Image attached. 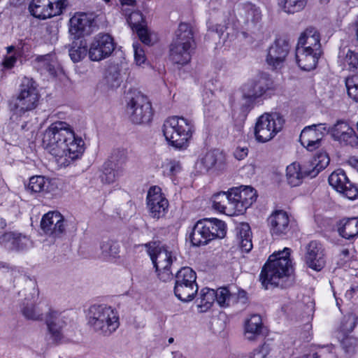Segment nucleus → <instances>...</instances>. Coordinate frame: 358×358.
<instances>
[{
  "label": "nucleus",
  "mask_w": 358,
  "mask_h": 358,
  "mask_svg": "<svg viewBox=\"0 0 358 358\" xmlns=\"http://www.w3.org/2000/svg\"><path fill=\"white\" fill-rule=\"evenodd\" d=\"M43 143L57 162L64 166L80 158L85 151L84 141L66 122L52 123L45 131Z\"/></svg>",
  "instance_id": "obj_1"
},
{
  "label": "nucleus",
  "mask_w": 358,
  "mask_h": 358,
  "mask_svg": "<svg viewBox=\"0 0 358 358\" xmlns=\"http://www.w3.org/2000/svg\"><path fill=\"white\" fill-rule=\"evenodd\" d=\"M291 250L285 248L282 250L270 255L261 271L259 278L265 289L268 285L278 286L280 281L289 276L293 271V265L290 259Z\"/></svg>",
  "instance_id": "obj_2"
},
{
  "label": "nucleus",
  "mask_w": 358,
  "mask_h": 358,
  "mask_svg": "<svg viewBox=\"0 0 358 358\" xmlns=\"http://www.w3.org/2000/svg\"><path fill=\"white\" fill-rule=\"evenodd\" d=\"M194 131V122L182 116L170 117L162 126V132L168 144L178 150L187 148Z\"/></svg>",
  "instance_id": "obj_3"
},
{
  "label": "nucleus",
  "mask_w": 358,
  "mask_h": 358,
  "mask_svg": "<svg viewBox=\"0 0 358 358\" xmlns=\"http://www.w3.org/2000/svg\"><path fill=\"white\" fill-rule=\"evenodd\" d=\"M87 322L90 327L98 334L110 336L119 327L117 313L106 305H93L87 313Z\"/></svg>",
  "instance_id": "obj_4"
},
{
  "label": "nucleus",
  "mask_w": 358,
  "mask_h": 358,
  "mask_svg": "<svg viewBox=\"0 0 358 358\" xmlns=\"http://www.w3.org/2000/svg\"><path fill=\"white\" fill-rule=\"evenodd\" d=\"M176 38L170 47V59L178 64H187L195 47L194 34L190 24L180 23L176 32Z\"/></svg>",
  "instance_id": "obj_5"
},
{
  "label": "nucleus",
  "mask_w": 358,
  "mask_h": 358,
  "mask_svg": "<svg viewBox=\"0 0 358 358\" xmlns=\"http://www.w3.org/2000/svg\"><path fill=\"white\" fill-rule=\"evenodd\" d=\"M227 233L225 223L218 219H204L198 221L189 234V239L194 246L208 244L210 241L222 238Z\"/></svg>",
  "instance_id": "obj_6"
},
{
  "label": "nucleus",
  "mask_w": 358,
  "mask_h": 358,
  "mask_svg": "<svg viewBox=\"0 0 358 358\" xmlns=\"http://www.w3.org/2000/svg\"><path fill=\"white\" fill-rule=\"evenodd\" d=\"M147 252L156 269L159 278L166 282L173 277L171 266L176 259L173 252L168 250L167 247L161 245L156 242H150L145 244Z\"/></svg>",
  "instance_id": "obj_7"
},
{
  "label": "nucleus",
  "mask_w": 358,
  "mask_h": 358,
  "mask_svg": "<svg viewBox=\"0 0 358 358\" xmlns=\"http://www.w3.org/2000/svg\"><path fill=\"white\" fill-rule=\"evenodd\" d=\"M273 89V82L266 73L259 74L248 80L241 87L242 99L245 101L242 108L249 109L257 99Z\"/></svg>",
  "instance_id": "obj_8"
},
{
  "label": "nucleus",
  "mask_w": 358,
  "mask_h": 358,
  "mask_svg": "<svg viewBox=\"0 0 358 358\" xmlns=\"http://www.w3.org/2000/svg\"><path fill=\"white\" fill-rule=\"evenodd\" d=\"M285 124L283 117L278 113H264L256 121L254 136L259 143L272 140L282 129Z\"/></svg>",
  "instance_id": "obj_9"
},
{
  "label": "nucleus",
  "mask_w": 358,
  "mask_h": 358,
  "mask_svg": "<svg viewBox=\"0 0 358 358\" xmlns=\"http://www.w3.org/2000/svg\"><path fill=\"white\" fill-rule=\"evenodd\" d=\"M196 274L190 267H183L176 274L174 293L182 301H192L198 292Z\"/></svg>",
  "instance_id": "obj_10"
},
{
  "label": "nucleus",
  "mask_w": 358,
  "mask_h": 358,
  "mask_svg": "<svg viewBox=\"0 0 358 358\" xmlns=\"http://www.w3.org/2000/svg\"><path fill=\"white\" fill-rule=\"evenodd\" d=\"M127 113L133 123H148L152 116V106L146 96L134 92L127 103Z\"/></svg>",
  "instance_id": "obj_11"
},
{
  "label": "nucleus",
  "mask_w": 358,
  "mask_h": 358,
  "mask_svg": "<svg viewBox=\"0 0 358 358\" xmlns=\"http://www.w3.org/2000/svg\"><path fill=\"white\" fill-rule=\"evenodd\" d=\"M38 100V94L34 85V81L24 78L20 85V92L14 103L15 113L22 115L26 112L34 110Z\"/></svg>",
  "instance_id": "obj_12"
},
{
  "label": "nucleus",
  "mask_w": 358,
  "mask_h": 358,
  "mask_svg": "<svg viewBox=\"0 0 358 358\" xmlns=\"http://www.w3.org/2000/svg\"><path fill=\"white\" fill-rule=\"evenodd\" d=\"M66 6L67 0H32L29 10L35 17L47 19L62 14Z\"/></svg>",
  "instance_id": "obj_13"
},
{
  "label": "nucleus",
  "mask_w": 358,
  "mask_h": 358,
  "mask_svg": "<svg viewBox=\"0 0 358 358\" xmlns=\"http://www.w3.org/2000/svg\"><path fill=\"white\" fill-rule=\"evenodd\" d=\"M231 21L232 15L230 11L217 10L211 15L207 23L208 29L217 33L220 38H222L226 32L224 39H231L236 36V31L231 24Z\"/></svg>",
  "instance_id": "obj_14"
},
{
  "label": "nucleus",
  "mask_w": 358,
  "mask_h": 358,
  "mask_svg": "<svg viewBox=\"0 0 358 358\" xmlns=\"http://www.w3.org/2000/svg\"><path fill=\"white\" fill-rule=\"evenodd\" d=\"M229 192L234 215L243 213L257 199L255 189L250 186L232 188Z\"/></svg>",
  "instance_id": "obj_15"
},
{
  "label": "nucleus",
  "mask_w": 358,
  "mask_h": 358,
  "mask_svg": "<svg viewBox=\"0 0 358 358\" xmlns=\"http://www.w3.org/2000/svg\"><path fill=\"white\" fill-rule=\"evenodd\" d=\"M115 50L113 38L109 34L96 35L90 44L88 55L92 61L99 62L108 57Z\"/></svg>",
  "instance_id": "obj_16"
},
{
  "label": "nucleus",
  "mask_w": 358,
  "mask_h": 358,
  "mask_svg": "<svg viewBox=\"0 0 358 358\" xmlns=\"http://www.w3.org/2000/svg\"><path fill=\"white\" fill-rule=\"evenodd\" d=\"M329 185L345 197L354 200L358 197V187L348 179L345 171L337 169L329 177Z\"/></svg>",
  "instance_id": "obj_17"
},
{
  "label": "nucleus",
  "mask_w": 358,
  "mask_h": 358,
  "mask_svg": "<svg viewBox=\"0 0 358 358\" xmlns=\"http://www.w3.org/2000/svg\"><path fill=\"white\" fill-rule=\"evenodd\" d=\"M146 201L152 217L159 219L164 216L168 210L169 202L159 187L152 186L149 189Z\"/></svg>",
  "instance_id": "obj_18"
},
{
  "label": "nucleus",
  "mask_w": 358,
  "mask_h": 358,
  "mask_svg": "<svg viewBox=\"0 0 358 358\" xmlns=\"http://www.w3.org/2000/svg\"><path fill=\"white\" fill-rule=\"evenodd\" d=\"M304 259L309 268L316 271H321L326 264L324 248L322 243L312 241L307 244Z\"/></svg>",
  "instance_id": "obj_19"
},
{
  "label": "nucleus",
  "mask_w": 358,
  "mask_h": 358,
  "mask_svg": "<svg viewBox=\"0 0 358 358\" xmlns=\"http://www.w3.org/2000/svg\"><path fill=\"white\" fill-rule=\"evenodd\" d=\"M290 46L285 39H277L269 48L266 56L267 64L274 69L282 66L289 52Z\"/></svg>",
  "instance_id": "obj_20"
},
{
  "label": "nucleus",
  "mask_w": 358,
  "mask_h": 358,
  "mask_svg": "<svg viewBox=\"0 0 358 358\" xmlns=\"http://www.w3.org/2000/svg\"><path fill=\"white\" fill-rule=\"evenodd\" d=\"M64 222V217L59 213L48 212L43 216L41 227L46 234L59 237L65 231Z\"/></svg>",
  "instance_id": "obj_21"
},
{
  "label": "nucleus",
  "mask_w": 358,
  "mask_h": 358,
  "mask_svg": "<svg viewBox=\"0 0 358 358\" xmlns=\"http://www.w3.org/2000/svg\"><path fill=\"white\" fill-rule=\"evenodd\" d=\"M127 22L133 30H135L140 40L145 45H152L156 36L149 32L145 25L143 14L139 11L131 13L127 18Z\"/></svg>",
  "instance_id": "obj_22"
},
{
  "label": "nucleus",
  "mask_w": 358,
  "mask_h": 358,
  "mask_svg": "<svg viewBox=\"0 0 358 358\" xmlns=\"http://www.w3.org/2000/svg\"><path fill=\"white\" fill-rule=\"evenodd\" d=\"M94 24L92 15L85 13H77L70 19L69 32L75 38L91 33Z\"/></svg>",
  "instance_id": "obj_23"
},
{
  "label": "nucleus",
  "mask_w": 358,
  "mask_h": 358,
  "mask_svg": "<svg viewBox=\"0 0 358 358\" xmlns=\"http://www.w3.org/2000/svg\"><path fill=\"white\" fill-rule=\"evenodd\" d=\"M331 131L334 138L341 143L351 146L358 145V136L346 122L338 121L331 128Z\"/></svg>",
  "instance_id": "obj_24"
},
{
  "label": "nucleus",
  "mask_w": 358,
  "mask_h": 358,
  "mask_svg": "<svg viewBox=\"0 0 358 358\" xmlns=\"http://www.w3.org/2000/svg\"><path fill=\"white\" fill-rule=\"evenodd\" d=\"M296 48L322 53L318 31L313 27L307 28L301 34Z\"/></svg>",
  "instance_id": "obj_25"
},
{
  "label": "nucleus",
  "mask_w": 358,
  "mask_h": 358,
  "mask_svg": "<svg viewBox=\"0 0 358 358\" xmlns=\"http://www.w3.org/2000/svg\"><path fill=\"white\" fill-rule=\"evenodd\" d=\"M45 324L53 342L59 341L62 338V329L64 324L61 313L50 308L46 315Z\"/></svg>",
  "instance_id": "obj_26"
},
{
  "label": "nucleus",
  "mask_w": 358,
  "mask_h": 358,
  "mask_svg": "<svg viewBox=\"0 0 358 358\" xmlns=\"http://www.w3.org/2000/svg\"><path fill=\"white\" fill-rule=\"evenodd\" d=\"M271 232L273 236H281L286 235L290 229L289 218L283 210H277L268 219Z\"/></svg>",
  "instance_id": "obj_27"
},
{
  "label": "nucleus",
  "mask_w": 358,
  "mask_h": 358,
  "mask_svg": "<svg viewBox=\"0 0 358 358\" xmlns=\"http://www.w3.org/2000/svg\"><path fill=\"white\" fill-rule=\"evenodd\" d=\"M322 53L315 51H309L306 49L296 48V61L298 66L304 71L314 69L318 62Z\"/></svg>",
  "instance_id": "obj_28"
},
{
  "label": "nucleus",
  "mask_w": 358,
  "mask_h": 358,
  "mask_svg": "<svg viewBox=\"0 0 358 358\" xmlns=\"http://www.w3.org/2000/svg\"><path fill=\"white\" fill-rule=\"evenodd\" d=\"M310 168L308 164L305 163L301 166L294 162L287 166L286 169V178L288 184L292 187H296L300 185L306 176H310L307 171H309Z\"/></svg>",
  "instance_id": "obj_29"
},
{
  "label": "nucleus",
  "mask_w": 358,
  "mask_h": 358,
  "mask_svg": "<svg viewBox=\"0 0 358 358\" xmlns=\"http://www.w3.org/2000/svg\"><path fill=\"white\" fill-rule=\"evenodd\" d=\"M57 188L56 181L41 176H32L29 180L28 189L36 193H51Z\"/></svg>",
  "instance_id": "obj_30"
},
{
  "label": "nucleus",
  "mask_w": 358,
  "mask_h": 358,
  "mask_svg": "<svg viewBox=\"0 0 358 358\" xmlns=\"http://www.w3.org/2000/svg\"><path fill=\"white\" fill-rule=\"evenodd\" d=\"M236 241L242 252H249L252 248V232L248 223H240L236 228Z\"/></svg>",
  "instance_id": "obj_31"
},
{
  "label": "nucleus",
  "mask_w": 358,
  "mask_h": 358,
  "mask_svg": "<svg viewBox=\"0 0 358 358\" xmlns=\"http://www.w3.org/2000/svg\"><path fill=\"white\" fill-rule=\"evenodd\" d=\"M230 192H221L215 194L212 197L213 208L229 215H234V208L230 200Z\"/></svg>",
  "instance_id": "obj_32"
},
{
  "label": "nucleus",
  "mask_w": 358,
  "mask_h": 358,
  "mask_svg": "<svg viewBox=\"0 0 358 358\" xmlns=\"http://www.w3.org/2000/svg\"><path fill=\"white\" fill-rule=\"evenodd\" d=\"M322 138L311 126L306 127L301 131L299 141L301 145L310 151H313L320 145Z\"/></svg>",
  "instance_id": "obj_33"
},
{
  "label": "nucleus",
  "mask_w": 358,
  "mask_h": 358,
  "mask_svg": "<svg viewBox=\"0 0 358 358\" xmlns=\"http://www.w3.org/2000/svg\"><path fill=\"white\" fill-rule=\"evenodd\" d=\"M338 231L345 239H351L358 236V217L343 218L339 222Z\"/></svg>",
  "instance_id": "obj_34"
},
{
  "label": "nucleus",
  "mask_w": 358,
  "mask_h": 358,
  "mask_svg": "<svg viewBox=\"0 0 358 358\" xmlns=\"http://www.w3.org/2000/svg\"><path fill=\"white\" fill-rule=\"evenodd\" d=\"M330 159L325 152H320L310 161L306 162L310 168L308 173L310 178H315L317 174L324 169L329 164Z\"/></svg>",
  "instance_id": "obj_35"
},
{
  "label": "nucleus",
  "mask_w": 358,
  "mask_h": 358,
  "mask_svg": "<svg viewBox=\"0 0 358 358\" xmlns=\"http://www.w3.org/2000/svg\"><path fill=\"white\" fill-rule=\"evenodd\" d=\"M262 318L259 315H252L245 325V337L249 341L255 340L259 335L262 329Z\"/></svg>",
  "instance_id": "obj_36"
},
{
  "label": "nucleus",
  "mask_w": 358,
  "mask_h": 358,
  "mask_svg": "<svg viewBox=\"0 0 358 358\" xmlns=\"http://www.w3.org/2000/svg\"><path fill=\"white\" fill-rule=\"evenodd\" d=\"M216 294L215 291L210 288H203L199 294V297L197 299V307L199 312L204 313L210 308L212 305L215 301Z\"/></svg>",
  "instance_id": "obj_37"
},
{
  "label": "nucleus",
  "mask_w": 358,
  "mask_h": 358,
  "mask_svg": "<svg viewBox=\"0 0 358 358\" xmlns=\"http://www.w3.org/2000/svg\"><path fill=\"white\" fill-rule=\"evenodd\" d=\"M42 303L24 304L21 308L22 315L27 319L33 321H41L43 318V313L42 310Z\"/></svg>",
  "instance_id": "obj_38"
},
{
  "label": "nucleus",
  "mask_w": 358,
  "mask_h": 358,
  "mask_svg": "<svg viewBox=\"0 0 358 358\" xmlns=\"http://www.w3.org/2000/svg\"><path fill=\"white\" fill-rule=\"evenodd\" d=\"M221 157L218 150H210L202 155L198 160V164L204 171H208L215 166Z\"/></svg>",
  "instance_id": "obj_39"
},
{
  "label": "nucleus",
  "mask_w": 358,
  "mask_h": 358,
  "mask_svg": "<svg viewBox=\"0 0 358 358\" xmlns=\"http://www.w3.org/2000/svg\"><path fill=\"white\" fill-rule=\"evenodd\" d=\"M100 248L101 255L106 259L116 257L120 252L119 244L112 240L102 241Z\"/></svg>",
  "instance_id": "obj_40"
},
{
  "label": "nucleus",
  "mask_w": 358,
  "mask_h": 358,
  "mask_svg": "<svg viewBox=\"0 0 358 358\" xmlns=\"http://www.w3.org/2000/svg\"><path fill=\"white\" fill-rule=\"evenodd\" d=\"M278 5L287 13H294L301 10L307 0H278Z\"/></svg>",
  "instance_id": "obj_41"
},
{
  "label": "nucleus",
  "mask_w": 358,
  "mask_h": 358,
  "mask_svg": "<svg viewBox=\"0 0 358 358\" xmlns=\"http://www.w3.org/2000/svg\"><path fill=\"white\" fill-rule=\"evenodd\" d=\"M87 53V49L85 43L82 41L78 45L77 43H73V45L69 49V56L73 62H78L85 57Z\"/></svg>",
  "instance_id": "obj_42"
},
{
  "label": "nucleus",
  "mask_w": 358,
  "mask_h": 358,
  "mask_svg": "<svg viewBox=\"0 0 358 358\" xmlns=\"http://www.w3.org/2000/svg\"><path fill=\"white\" fill-rule=\"evenodd\" d=\"M341 345L346 354L352 356L357 352L358 339L352 336H347L343 339Z\"/></svg>",
  "instance_id": "obj_43"
},
{
  "label": "nucleus",
  "mask_w": 358,
  "mask_h": 358,
  "mask_svg": "<svg viewBox=\"0 0 358 358\" xmlns=\"http://www.w3.org/2000/svg\"><path fill=\"white\" fill-rule=\"evenodd\" d=\"M106 81L110 88L117 87L120 84V72L116 66H110L107 71Z\"/></svg>",
  "instance_id": "obj_44"
},
{
  "label": "nucleus",
  "mask_w": 358,
  "mask_h": 358,
  "mask_svg": "<svg viewBox=\"0 0 358 358\" xmlns=\"http://www.w3.org/2000/svg\"><path fill=\"white\" fill-rule=\"evenodd\" d=\"M17 238L16 231H7L0 233V245L7 250H13L15 246L14 242Z\"/></svg>",
  "instance_id": "obj_45"
},
{
  "label": "nucleus",
  "mask_w": 358,
  "mask_h": 358,
  "mask_svg": "<svg viewBox=\"0 0 358 358\" xmlns=\"http://www.w3.org/2000/svg\"><path fill=\"white\" fill-rule=\"evenodd\" d=\"M345 85L349 96L358 102V76L348 78L345 80Z\"/></svg>",
  "instance_id": "obj_46"
},
{
  "label": "nucleus",
  "mask_w": 358,
  "mask_h": 358,
  "mask_svg": "<svg viewBox=\"0 0 358 358\" xmlns=\"http://www.w3.org/2000/svg\"><path fill=\"white\" fill-rule=\"evenodd\" d=\"M343 65L350 71H358V52L349 50L344 58Z\"/></svg>",
  "instance_id": "obj_47"
},
{
  "label": "nucleus",
  "mask_w": 358,
  "mask_h": 358,
  "mask_svg": "<svg viewBox=\"0 0 358 358\" xmlns=\"http://www.w3.org/2000/svg\"><path fill=\"white\" fill-rule=\"evenodd\" d=\"M164 172L168 176H174L180 172L181 169L180 164L176 159H166L162 164Z\"/></svg>",
  "instance_id": "obj_48"
},
{
  "label": "nucleus",
  "mask_w": 358,
  "mask_h": 358,
  "mask_svg": "<svg viewBox=\"0 0 358 358\" xmlns=\"http://www.w3.org/2000/svg\"><path fill=\"white\" fill-rule=\"evenodd\" d=\"M216 298L215 301L222 307L229 306L230 299V293L227 288L220 287L215 291Z\"/></svg>",
  "instance_id": "obj_49"
},
{
  "label": "nucleus",
  "mask_w": 358,
  "mask_h": 358,
  "mask_svg": "<svg viewBox=\"0 0 358 358\" xmlns=\"http://www.w3.org/2000/svg\"><path fill=\"white\" fill-rule=\"evenodd\" d=\"M17 238L14 242L15 246L12 250H23L28 248L31 245V241L28 237L17 232Z\"/></svg>",
  "instance_id": "obj_50"
},
{
  "label": "nucleus",
  "mask_w": 358,
  "mask_h": 358,
  "mask_svg": "<svg viewBox=\"0 0 358 358\" xmlns=\"http://www.w3.org/2000/svg\"><path fill=\"white\" fill-rule=\"evenodd\" d=\"M118 177V173L111 168H105L101 176V181L105 183H113Z\"/></svg>",
  "instance_id": "obj_51"
},
{
  "label": "nucleus",
  "mask_w": 358,
  "mask_h": 358,
  "mask_svg": "<svg viewBox=\"0 0 358 358\" xmlns=\"http://www.w3.org/2000/svg\"><path fill=\"white\" fill-rule=\"evenodd\" d=\"M333 347H327L322 348L319 352L314 353L310 358H336L335 353L333 352Z\"/></svg>",
  "instance_id": "obj_52"
},
{
  "label": "nucleus",
  "mask_w": 358,
  "mask_h": 358,
  "mask_svg": "<svg viewBox=\"0 0 358 358\" xmlns=\"http://www.w3.org/2000/svg\"><path fill=\"white\" fill-rule=\"evenodd\" d=\"M134 50V60L138 66H141L146 62L144 50L138 47V44L133 45Z\"/></svg>",
  "instance_id": "obj_53"
},
{
  "label": "nucleus",
  "mask_w": 358,
  "mask_h": 358,
  "mask_svg": "<svg viewBox=\"0 0 358 358\" xmlns=\"http://www.w3.org/2000/svg\"><path fill=\"white\" fill-rule=\"evenodd\" d=\"M269 344L264 343L261 347L254 351L252 358H265L270 352Z\"/></svg>",
  "instance_id": "obj_54"
},
{
  "label": "nucleus",
  "mask_w": 358,
  "mask_h": 358,
  "mask_svg": "<svg viewBox=\"0 0 358 358\" xmlns=\"http://www.w3.org/2000/svg\"><path fill=\"white\" fill-rule=\"evenodd\" d=\"M248 149L247 147H238L235 150L234 155L237 159L241 160L248 156Z\"/></svg>",
  "instance_id": "obj_55"
},
{
  "label": "nucleus",
  "mask_w": 358,
  "mask_h": 358,
  "mask_svg": "<svg viewBox=\"0 0 358 358\" xmlns=\"http://www.w3.org/2000/svg\"><path fill=\"white\" fill-rule=\"evenodd\" d=\"M310 126L313 127V129L317 133H320L321 134V137L322 138H323L325 134H327L329 131V129L327 128L326 124L320 123V124H313V125H310Z\"/></svg>",
  "instance_id": "obj_56"
},
{
  "label": "nucleus",
  "mask_w": 358,
  "mask_h": 358,
  "mask_svg": "<svg viewBox=\"0 0 358 358\" xmlns=\"http://www.w3.org/2000/svg\"><path fill=\"white\" fill-rule=\"evenodd\" d=\"M15 62H16V57L11 55V56L6 57L4 59V60L3 62V65L6 69H11L15 65Z\"/></svg>",
  "instance_id": "obj_57"
},
{
  "label": "nucleus",
  "mask_w": 358,
  "mask_h": 358,
  "mask_svg": "<svg viewBox=\"0 0 358 358\" xmlns=\"http://www.w3.org/2000/svg\"><path fill=\"white\" fill-rule=\"evenodd\" d=\"M346 324H348V327H347L345 329L349 332L352 331L354 329L355 324H358V317L356 318V320L354 318L348 317L346 320Z\"/></svg>",
  "instance_id": "obj_58"
},
{
  "label": "nucleus",
  "mask_w": 358,
  "mask_h": 358,
  "mask_svg": "<svg viewBox=\"0 0 358 358\" xmlns=\"http://www.w3.org/2000/svg\"><path fill=\"white\" fill-rule=\"evenodd\" d=\"M122 6H133L136 3V0H120Z\"/></svg>",
  "instance_id": "obj_59"
},
{
  "label": "nucleus",
  "mask_w": 358,
  "mask_h": 358,
  "mask_svg": "<svg viewBox=\"0 0 358 358\" xmlns=\"http://www.w3.org/2000/svg\"><path fill=\"white\" fill-rule=\"evenodd\" d=\"M350 164L354 166L355 169L358 171V159H350Z\"/></svg>",
  "instance_id": "obj_60"
},
{
  "label": "nucleus",
  "mask_w": 358,
  "mask_h": 358,
  "mask_svg": "<svg viewBox=\"0 0 358 358\" xmlns=\"http://www.w3.org/2000/svg\"><path fill=\"white\" fill-rule=\"evenodd\" d=\"M355 27H356L357 39L358 40V17H357V20L355 22Z\"/></svg>",
  "instance_id": "obj_61"
},
{
  "label": "nucleus",
  "mask_w": 358,
  "mask_h": 358,
  "mask_svg": "<svg viewBox=\"0 0 358 358\" xmlns=\"http://www.w3.org/2000/svg\"><path fill=\"white\" fill-rule=\"evenodd\" d=\"M204 113H209V114H210V108H209L208 107L206 106V107H205V109H204Z\"/></svg>",
  "instance_id": "obj_62"
},
{
  "label": "nucleus",
  "mask_w": 358,
  "mask_h": 358,
  "mask_svg": "<svg viewBox=\"0 0 358 358\" xmlns=\"http://www.w3.org/2000/svg\"><path fill=\"white\" fill-rule=\"evenodd\" d=\"M13 49H14V48L13 46H10L8 48V52H10Z\"/></svg>",
  "instance_id": "obj_63"
},
{
  "label": "nucleus",
  "mask_w": 358,
  "mask_h": 358,
  "mask_svg": "<svg viewBox=\"0 0 358 358\" xmlns=\"http://www.w3.org/2000/svg\"><path fill=\"white\" fill-rule=\"evenodd\" d=\"M173 341V338H171L169 339V343H172Z\"/></svg>",
  "instance_id": "obj_64"
}]
</instances>
